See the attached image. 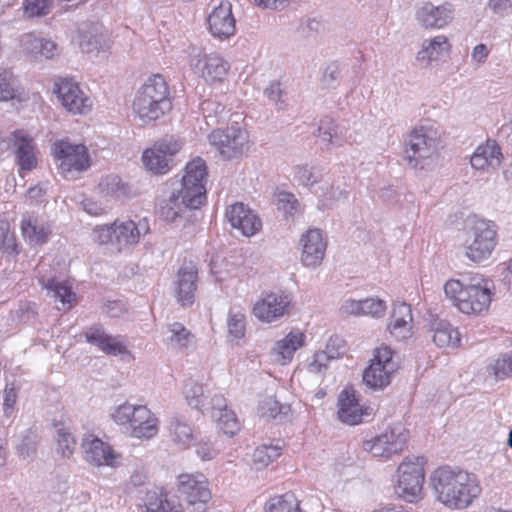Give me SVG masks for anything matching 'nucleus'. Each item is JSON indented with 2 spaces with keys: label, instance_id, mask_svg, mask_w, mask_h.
Masks as SVG:
<instances>
[{
  "label": "nucleus",
  "instance_id": "nucleus-42",
  "mask_svg": "<svg viewBox=\"0 0 512 512\" xmlns=\"http://www.w3.org/2000/svg\"><path fill=\"white\" fill-rule=\"evenodd\" d=\"M101 192L106 196L121 197L129 192V188L118 175H108L99 183Z\"/></svg>",
  "mask_w": 512,
  "mask_h": 512
},
{
  "label": "nucleus",
  "instance_id": "nucleus-31",
  "mask_svg": "<svg viewBox=\"0 0 512 512\" xmlns=\"http://www.w3.org/2000/svg\"><path fill=\"white\" fill-rule=\"evenodd\" d=\"M432 341L440 348L460 345V333L447 321L435 320L431 324Z\"/></svg>",
  "mask_w": 512,
  "mask_h": 512
},
{
  "label": "nucleus",
  "instance_id": "nucleus-48",
  "mask_svg": "<svg viewBox=\"0 0 512 512\" xmlns=\"http://www.w3.org/2000/svg\"><path fill=\"white\" fill-rule=\"evenodd\" d=\"M213 418L216 419L217 426L225 434L233 436L239 429L238 421L234 412L225 410L219 414H212Z\"/></svg>",
  "mask_w": 512,
  "mask_h": 512
},
{
  "label": "nucleus",
  "instance_id": "nucleus-50",
  "mask_svg": "<svg viewBox=\"0 0 512 512\" xmlns=\"http://www.w3.org/2000/svg\"><path fill=\"white\" fill-rule=\"evenodd\" d=\"M298 207L299 202L294 194L286 191L277 194V208L283 212L285 217L294 216Z\"/></svg>",
  "mask_w": 512,
  "mask_h": 512
},
{
  "label": "nucleus",
  "instance_id": "nucleus-53",
  "mask_svg": "<svg viewBox=\"0 0 512 512\" xmlns=\"http://www.w3.org/2000/svg\"><path fill=\"white\" fill-rule=\"evenodd\" d=\"M487 372L493 375L496 380H502L512 372L510 357L508 353L500 356L495 362L487 367Z\"/></svg>",
  "mask_w": 512,
  "mask_h": 512
},
{
  "label": "nucleus",
  "instance_id": "nucleus-11",
  "mask_svg": "<svg viewBox=\"0 0 512 512\" xmlns=\"http://www.w3.org/2000/svg\"><path fill=\"white\" fill-rule=\"evenodd\" d=\"M208 139L224 160L238 158L247 150L248 134L238 126H231L225 130L215 129L209 134Z\"/></svg>",
  "mask_w": 512,
  "mask_h": 512
},
{
  "label": "nucleus",
  "instance_id": "nucleus-36",
  "mask_svg": "<svg viewBox=\"0 0 512 512\" xmlns=\"http://www.w3.org/2000/svg\"><path fill=\"white\" fill-rule=\"evenodd\" d=\"M258 410L260 416L265 419L284 421L288 418L291 407L288 404H281L274 397H267L261 401Z\"/></svg>",
  "mask_w": 512,
  "mask_h": 512
},
{
  "label": "nucleus",
  "instance_id": "nucleus-35",
  "mask_svg": "<svg viewBox=\"0 0 512 512\" xmlns=\"http://www.w3.org/2000/svg\"><path fill=\"white\" fill-rule=\"evenodd\" d=\"M200 111L208 126H216L224 123L228 119V110L220 102L207 99L201 102Z\"/></svg>",
  "mask_w": 512,
  "mask_h": 512
},
{
  "label": "nucleus",
  "instance_id": "nucleus-38",
  "mask_svg": "<svg viewBox=\"0 0 512 512\" xmlns=\"http://www.w3.org/2000/svg\"><path fill=\"white\" fill-rule=\"evenodd\" d=\"M266 512H300L299 501L293 493H285L271 498L266 506Z\"/></svg>",
  "mask_w": 512,
  "mask_h": 512
},
{
  "label": "nucleus",
  "instance_id": "nucleus-12",
  "mask_svg": "<svg viewBox=\"0 0 512 512\" xmlns=\"http://www.w3.org/2000/svg\"><path fill=\"white\" fill-rule=\"evenodd\" d=\"M53 92L61 105L71 114H86L91 110V99L71 78H59L55 81Z\"/></svg>",
  "mask_w": 512,
  "mask_h": 512
},
{
  "label": "nucleus",
  "instance_id": "nucleus-37",
  "mask_svg": "<svg viewBox=\"0 0 512 512\" xmlns=\"http://www.w3.org/2000/svg\"><path fill=\"white\" fill-rule=\"evenodd\" d=\"M449 50V43L445 36H436L433 39L425 40L422 50L418 53V59L433 61L437 60Z\"/></svg>",
  "mask_w": 512,
  "mask_h": 512
},
{
  "label": "nucleus",
  "instance_id": "nucleus-29",
  "mask_svg": "<svg viewBox=\"0 0 512 512\" xmlns=\"http://www.w3.org/2000/svg\"><path fill=\"white\" fill-rule=\"evenodd\" d=\"M304 334L300 331H291L285 338L277 341L272 348L274 361L284 365L289 362L295 351L303 345Z\"/></svg>",
  "mask_w": 512,
  "mask_h": 512
},
{
  "label": "nucleus",
  "instance_id": "nucleus-32",
  "mask_svg": "<svg viewBox=\"0 0 512 512\" xmlns=\"http://www.w3.org/2000/svg\"><path fill=\"white\" fill-rule=\"evenodd\" d=\"M38 281L52 298L61 302L67 309H69L72 303L76 300L75 293L65 282H60L55 278H46L44 276L39 277Z\"/></svg>",
  "mask_w": 512,
  "mask_h": 512
},
{
  "label": "nucleus",
  "instance_id": "nucleus-59",
  "mask_svg": "<svg viewBox=\"0 0 512 512\" xmlns=\"http://www.w3.org/2000/svg\"><path fill=\"white\" fill-rule=\"evenodd\" d=\"M134 412V405L125 402L119 406H117L112 412H111V418L119 425H126L129 418V414H133Z\"/></svg>",
  "mask_w": 512,
  "mask_h": 512
},
{
  "label": "nucleus",
  "instance_id": "nucleus-64",
  "mask_svg": "<svg viewBox=\"0 0 512 512\" xmlns=\"http://www.w3.org/2000/svg\"><path fill=\"white\" fill-rule=\"evenodd\" d=\"M489 8L499 16H507L512 13V0H489Z\"/></svg>",
  "mask_w": 512,
  "mask_h": 512
},
{
  "label": "nucleus",
  "instance_id": "nucleus-27",
  "mask_svg": "<svg viewBox=\"0 0 512 512\" xmlns=\"http://www.w3.org/2000/svg\"><path fill=\"white\" fill-rule=\"evenodd\" d=\"M85 339L88 343L97 346L100 350L109 355H119L127 352L126 345L103 330L101 326H92L85 332Z\"/></svg>",
  "mask_w": 512,
  "mask_h": 512
},
{
  "label": "nucleus",
  "instance_id": "nucleus-49",
  "mask_svg": "<svg viewBox=\"0 0 512 512\" xmlns=\"http://www.w3.org/2000/svg\"><path fill=\"white\" fill-rule=\"evenodd\" d=\"M184 395L188 404L194 408L204 405L203 387L194 380H188L184 386Z\"/></svg>",
  "mask_w": 512,
  "mask_h": 512
},
{
  "label": "nucleus",
  "instance_id": "nucleus-16",
  "mask_svg": "<svg viewBox=\"0 0 512 512\" xmlns=\"http://www.w3.org/2000/svg\"><path fill=\"white\" fill-rule=\"evenodd\" d=\"M197 282L198 268L196 264L191 260L183 261L174 281L177 301L183 307L191 306L194 303Z\"/></svg>",
  "mask_w": 512,
  "mask_h": 512
},
{
  "label": "nucleus",
  "instance_id": "nucleus-45",
  "mask_svg": "<svg viewBox=\"0 0 512 512\" xmlns=\"http://www.w3.org/2000/svg\"><path fill=\"white\" fill-rule=\"evenodd\" d=\"M18 82L13 73L4 68H0V102L8 101L16 96Z\"/></svg>",
  "mask_w": 512,
  "mask_h": 512
},
{
  "label": "nucleus",
  "instance_id": "nucleus-9",
  "mask_svg": "<svg viewBox=\"0 0 512 512\" xmlns=\"http://www.w3.org/2000/svg\"><path fill=\"white\" fill-rule=\"evenodd\" d=\"M397 367L390 347H378L374 351V357L370 365L363 373V381L374 390L383 389L390 383L391 376L397 370Z\"/></svg>",
  "mask_w": 512,
  "mask_h": 512
},
{
  "label": "nucleus",
  "instance_id": "nucleus-43",
  "mask_svg": "<svg viewBox=\"0 0 512 512\" xmlns=\"http://www.w3.org/2000/svg\"><path fill=\"white\" fill-rule=\"evenodd\" d=\"M0 250L10 255L19 254L18 245L13 233L10 231L9 221L0 216Z\"/></svg>",
  "mask_w": 512,
  "mask_h": 512
},
{
  "label": "nucleus",
  "instance_id": "nucleus-22",
  "mask_svg": "<svg viewBox=\"0 0 512 512\" xmlns=\"http://www.w3.org/2000/svg\"><path fill=\"white\" fill-rule=\"evenodd\" d=\"M210 32L220 39H227L235 32V19L232 15L231 4L221 2L208 17Z\"/></svg>",
  "mask_w": 512,
  "mask_h": 512
},
{
  "label": "nucleus",
  "instance_id": "nucleus-6",
  "mask_svg": "<svg viewBox=\"0 0 512 512\" xmlns=\"http://www.w3.org/2000/svg\"><path fill=\"white\" fill-rule=\"evenodd\" d=\"M52 153L57 161L58 169L65 178L73 177L75 173H82L91 166L86 146L72 143L69 139L54 142Z\"/></svg>",
  "mask_w": 512,
  "mask_h": 512
},
{
  "label": "nucleus",
  "instance_id": "nucleus-14",
  "mask_svg": "<svg viewBox=\"0 0 512 512\" xmlns=\"http://www.w3.org/2000/svg\"><path fill=\"white\" fill-rule=\"evenodd\" d=\"M206 176L207 168L203 159H194L186 165L181 188L184 189L185 197H191L189 201L194 206L203 205L206 201Z\"/></svg>",
  "mask_w": 512,
  "mask_h": 512
},
{
  "label": "nucleus",
  "instance_id": "nucleus-8",
  "mask_svg": "<svg viewBox=\"0 0 512 512\" xmlns=\"http://www.w3.org/2000/svg\"><path fill=\"white\" fill-rule=\"evenodd\" d=\"M190 198L185 197L182 188L171 192L167 199H162L158 203L160 217L167 222L175 223L177 226L186 227L193 224L196 220L194 211L202 205H192L189 201Z\"/></svg>",
  "mask_w": 512,
  "mask_h": 512
},
{
  "label": "nucleus",
  "instance_id": "nucleus-26",
  "mask_svg": "<svg viewBox=\"0 0 512 512\" xmlns=\"http://www.w3.org/2000/svg\"><path fill=\"white\" fill-rule=\"evenodd\" d=\"M13 142L16 147L17 164L23 171H30L37 165L34 139L25 131L17 130L13 133Z\"/></svg>",
  "mask_w": 512,
  "mask_h": 512
},
{
  "label": "nucleus",
  "instance_id": "nucleus-30",
  "mask_svg": "<svg viewBox=\"0 0 512 512\" xmlns=\"http://www.w3.org/2000/svg\"><path fill=\"white\" fill-rule=\"evenodd\" d=\"M501 148L495 141H487L483 145H479L473 155L470 163L474 169L483 170L488 166L498 167L501 163Z\"/></svg>",
  "mask_w": 512,
  "mask_h": 512
},
{
  "label": "nucleus",
  "instance_id": "nucleus-63",
  "mask_svg": "<svg viewBox=\"0 0 512 512\" xmlns=\"http://www.w3.org/2000/svg\"><path fill=\"white\" fill-rule=\"evenodd\" d=\"M324 351L332 360L337 359L344 353V341L338 337H331Z\"/></svg>",
  "mask_w": 512,
  "mask_h": 512
},
{
  "label": "nucleus",
  "instance_id": "nucleus-10",
  "mask_svg": "<svg viewBox=\"0 0 512 512\" xmlns=\"http://www.w3.org/2000/svg\"><path fill=\"white\" fill-rule=\"evenodd\" d=\"M182 144L173 136H166L143 152L142 161L145 168L154 174H165L173 165V156L176 155Z\"/></svg>",
  "mask_w": 512,
  "mask_h": 512
},
{
  "label": "nucleus",
  "instance_id": "nucleus-60",
  "mask_svg": "<svg viewBox=\"0 0 512 512\" xmlns=\"http://www.w3.org/2000/svg\"><path fill=\"white\" fill-rule=\"evenodd\" d=\"M106 45V36L102 33L91 35L88 39L83 38L81 47L88 53L99 51Z\"/></svg>",
  "mask_w": 512,
  "mask_h": 512
},
{
  "label": "nucleus",
  "instance_id": "nucleus-18",
  "mask_svg": "<svg viewBox=\"0 0 512 512\" xmlns=\"http://www.w3.org/2000/svg\"><path fill=\"white\" fill-rule=\"evenodd\" d=\"M225 215L231 226L247 237L255 235L262 227L260 218L242 202L229 206Z\"/></svg>",
  "mask_w": 512,
  "mask_h": 512
},
{
  "label": "nucleus",
  "instance_id": "nucleus-40",
  "mask_svg": "<svg viewBox=\"0 0 512 512\" xmlns=\"http://www.w3.org/2000/svg\"><path fill=\"white\" fill-rule=\"evenodd\" d=\"M281 455L279 445L263 444L257 447L253 453V465L256 470L267 467L271 462Z\"/></svg>",
  "mask_w": 512,
  "mask_h": 512
},
{
  "label": "nucleus",
  "instance_id": "nucleus-2",
  "mask_svg": "<svg viewBox=\"0 0 512 512\" xmlns=\"http://www.w3.org/2000/svg\"><path fill=\"white\" fill-rule=\"evenodd\" d=\"M494 285L481 275L460 280H449L444 285L446 296L464 314H480L486 311L492 301Z\"/></svg>",
  "mask_w": 512,
  "mask_h": 512
},
{
  "label": "nucleus",
  "instance_id": "nucleus-15",
  "mask_svg": "<svg viewBox=\"0 0 512 512\" xmlns=\"http://www.w3.org/2000/svg\"><path fill=\"white\" fill-rule=\"evenodd\" d=\"M179 492L184 495L192 512H204L211 492L203 475L182 474L179 476Z\"/></svg>",
  "mask_w": 512,
  "mask_h": 512
},
{
  "label": "nucleus",
  "instance_id": "nucleus-57",
  "mask_svg": "<svg viewBox=\"0 0 512 512\" xmlns=\"http://www.w3.org/2000/svg\"><path fill=\"white\" fill-rule=\"evenodd\" d=\"M342 198H347L344 190L331 186L326 192L320 196L319 208L326 209L334 205V203Z\"/></svg>",
  "mask_w": 512,
  "mask_h": 512
},
{
  "label": "nucleus",
  "instance_id": "nucleus-58",
  "mask_svg": "<svg viewBox=\"0 0 512 512\" xmlns=\"http://www.w3.org/2000/svg\"><path fill=\"white\" fill-rule=\"evenodd\" d=\"M94 241L104 244H115V224L111 226H101L94 230Z\"/></svg>",
  "mask_w": 512,
  "mask_h": 512
},
{
  "label": "nucleus",
  "instance_id": "nucleus-61",
  "mask_svg": "<svg viewBox=\"0 0 512 512\" xmlns=\"http://www.w3.org/2000/svg\"><path fill=\"white\" fill-rule=\"evenodd\" d=\"M36 437L32 434L25 435L17 445V451L23 458L32 456L36 451Z\"/></svg>",
  "mask_w": 512,
  "mask_h": 512
},
{
  "label": "nucleus",
  "instance_id": "nucleus-1",
  "mask_svg": "<svg viewBox=\"0 0 512 512\" xmlns=\"http://www.w3.org/2000/svg\"><path fill=\"white\" fill-rule=\"evenodd\" d=\"M430 485L435 498L453 509L467 508L481 493L475 474L450 466H442L433 471Z\"/></svg>",
  "mask_w": 512,
  "mask_h": 512
},
{
  "label": "nucleus",
  "instance_id": "nucleus-21",
  "mask_svg": "<svg viewBox=\"0 0 512 512\" xmlns=\"http://www.w3.org/2000/svg\"><path fill=\"white\" fill-rule=\"evenodd\" d=\"M114 224L115 245H117L119 250L137 244L142 236L150 232L149 223L146 218L139 219L138 222L128 220L114 222Z\"/></svg>",
  "mask_w": 512,
  "mask_h": 512
},
{
  "label": "nucleus",
  "instance_id": "nucleus-62",
  "mask_svg": "<svg viewBox=\"0 0 512 512\" xmlns=\"http://www.w3.org/2000/svg\"><path fill=\"white\" fill-rule=\"evenodd\" d=\"M332 359L324 350L317 351L314 354L313 361L309 364V371L312 373H322L327 368V364Z\"/></svg>",
  "mask_w": 512,
  "mask_h": 512
},
{
  "label": "nucleus",
  "instance_id": "nucleus-41",
  "mask_svg": "<svg viewBox=\"0 0 512 512\" xmlns=\"http://www.w3.org/2000/svg\"><path fill=\"white\" fill-rule=\"evenodd\" d=\"M180 506L167 499L162 492L156 491L147 494L146 512H180Z\"/></svg>",
  "mask_w": 512,
  "mask_h": 512
},
{
  "label": "nucleus",
  "instance_id": "nucleus-7",
  "mask_svg": "<svg viewBox=\"0 0 512 512\" xmlns=\"http://www.w3.org/2000/svg\"><path fill=\"white\" fill-rule=\"evenodd\" d=\"M409 431L400 423L390 425L383 433L365 440L362 444L363 450L370 452L374 457L390 458L403 451Z\"/></svg>",
  "mask_w": 512,
  "mask_h": 512
},
{
  "label": "nucleus",
  "instance_id": "nucleus-5",
  "mask_svg": "<svg viewBox=\"0 0 512 512\" xmlns=\"http://www.w3.org/2000/svg\"><path fill=\"white\" fill-rule=\"evenodd\" d=\"M437 157V139L431 128H414L406 139L405 159L415 170L430 169Z\"/></svg>",
  "mask_w": 512,
  "mask_h": 512
},
{
  "label": "nucleus",
  "instance_id": "nucleus-4",
  "mask_svg": "<svg viewBox=\"0 0 512 512\" xmlns=\"http://www.w3.org/2000/svg\"><path fill=\"white\" fill-rule=\"evenodd\" d=\"M496 225L484 219L469 218L465 226V255L473 262L487 259L496 246Z\"/></svg>",
  "mask_w": 512,
  "mask_h": 512
},
{
  "label": "nucleus",
  "instance_id": "nucleus-3",
  "mask_svg": "<svg viewBox=\"0 0 512 512\" xmlns=\"http://www.w3.org/2000/svg\"><path fill=\"white\" fill-rule=\"evenodd\" d=\"M172 109L169 88L160 74L149 77L139 88L133 101V110L144 122L150 123L163 117Z\"/></svg>",
  "mask_w": 512,
  "mask_h": 512
},
{
  "label": "nucleus",
  "instance_id": "nucleus-39",
  "mask_svg": "<svg viewBox=\"0 0 512 512\" xmlns=\"http://www.w3.org/2000/svg\"><path fill=\"white\" fill-rule=\"evenodd\" d=\"M167 338L170 345L175 349L188 348L192 343L194 336L184 327L183 324L175 322L168 326Z\"/></svg>",
  "mask_w": 512,
  "mask_h": 512
},
{
  "label": "nucleus",
  "instance_id": "nucleus-33",
  "mask_svg": "<svg viewBox=\"0 0 512 512\" xmlns=\"http://www.w3.org/2000/svg\"><path fill=\"white\" fill-rule=\"evenodd\" d=\"M169 435L175 444L183 448L188 447L194 439L192 426L179 414H175L170 420Z\"/></svg>",
  "mask_w": 512,
  "mask_h": 512
},
{
  "label": "nucleus",
  "instance_id": "nucleus-34",
  "mask_svg": "<svg viewBox=\"0 0 512 512\" xmlns=\"http://www.w3.org/2000/svg\"><path fill=\"white\" fill-rule=\"evenodd\" d=\"M21 230L23 236L31 244H44L47 242L51 229L49 225L40 222L36 218L28 217L24 218L21 222Z\"/></svg>",
  "mask_w": 512,
  "mask_h": 512
},
{
  "label": "nucleus",
  "instance_id": "nucleus-56",
  "mask_svg": "<svg viewBox=\"0 0 512 512\" xmlns=\"http://www.w3.org/2000/svg\"><path fill=\"white\" fill-rule=\"evenodd\" d=\"M362 315L381 317L386 311V304L383 300L367 298L362 300Z\"/></svg>",
  "mask_w": 512,
  "mask_h": 512
},
{
  "label": "nucleus",
  "instance_id": "nucleus-51",
  "mask_svg": "<svg viewBox=\"0 0 512 512\" xmlns=\"http://www.w3.org/2000/svg\"><path fill=\"white\" fill-rule=\"evenodd\" d=\"M412 319H390L388 324L389 333L396 340H404L411 336Z\"/></svg>",
  "mask_w": 512,
  "mask_h": 512
},
{
  "label": "nucleus",
  "instance_id": "nucleus-44",
  "mask_svg": "<svg viewBox=\"0 0 512 512\" xmlns=\"http://www.w3.org/2000/svg\"><path fill=\"white\" fill-rule=\"evenodd\" d=\"M55 427L57 428L58 451L61 452L63 457L69 458L75 450V438L70 428L64 426V424H60L59 427L55 424Z\"/></svg>",
  "mask_w": 512,
  "mask_h": 512
},
{
  "label": "nucleus",
  "instance_id": "nucleus-46",
  "mask_svg": "<svg viewBox=\"0 0 512 512\" xmlns=\"http://www.w3.org/2000/svg\"><path fill=\"white\" fill-rule=\"evenodd\" d=\"M318 136L323 139V141L340 146L341 142L339 139L338 125L335 121L330 117H324L321 119L319 127H318Z\"/></svg>",
  "mask_w": 512,
  "mask_h": 512
},
{
  "label": "nucleus",
  "instance_id": "nucleus-25",
  "mask_svg": "<svg viewBox=\"0 0 512 512\" xmlns=\"http://www.w3.org/2000/svg\"><path fill=\"white\" fill-rule=\"evenodd\" d=\"M129 418L126 425H129L133 437L148 439L157 433L156 419L146 406L134 405V412L129 414Z\"/></svg>",
  "mask_w": 512,
  "mask_h": 512
},
{
  "label": "nucleus",
  "instance_id": "nucleus-47",
  "mask_svg": "<svg viewBox=\"0 0 512 512\" xmlns=\"http://www.w3.org/2000/svg\"><path fill=\"white\" fill-rule=\"evenodd\" d=\"M323 178V168L318 166H300L296 171V179L303 186L309 187L320 182Z\"/></svg>",
  "mask_w": 512,
  "mask_h": 512
},
{
  "label": "nucleus",
  "instance_id": "nucleus-13",
  "mask_svg": "<svg viewBox=\"0 0 512 512\" xmlns=\"http://www.w3.org/2000/svg\"><path fill=\"white\" fill-rule=\"evenodd\" d=\"M397 485L396 493L412 502L421 493L425 480L424 469L422 465L416 461H403L397 469Z\"/></svg>",
  "mask_w": 512,
  "mask_h": 512
},
{
  "label": "nucleus",
  "instance_id": "nucleus-28",
  "mask_svg": "<svg viewBox=\"0 0 512 512\" xmlns=\"http://www.w3.org/2000/svg\"><path fill=\"white\" fill-rule=\"evenodd\" d=\"M82 447L85 453V460L93 465H110L114 463L116 455L112 448L97 437L86 438Z\"/></svg>",
  "mask_w": 512,
  "mask_h": 512
},
{
  "label": "nucleus",
  "instance_id": "nucleus-54",
  "mask_svg": "<svg viewBox=\"0 0 512 512\" xmlns=\"http://www.w3.org/2000/svg\"><path fill=\"white\" fill-rule=\"evenodd\" d=\"M42 39L43 38L37 37L32 33L23 35L20 41L22 51L27 55L38 58L39 51H41L42 47Z\"/></svg>",
  "mask_w": 512,
  "mask_h": 512
},
{
  "label": "nucleus",
  "instance_id": "nucleus-19",
  "mask_svg": "<svg viewBox=\"0 0 512 512\" xmlns=\"http://www.w3.org/2000/svg\"><path fill=\"white\" fill-rule=\"evenodd\" d=\"M191 65L209 83L223 81L230 68L229 63L217 53L204 54L197 59L193 58Z\"/></svg>",
  "mask_w": 512,
  "mask_h": 512
},
{
  "label": "nucleus",
  "instance_id": "nucleus-55",
  "mask_svg": "<svg viewBox=\"0 0 512 512\" xmlns=\"http://www.w3.org/2000/svg\"><path fill=\"white\" fill-rule=\"evenodd\" d=\"M228 332L230 336L240 339L245 333V316L242 313H230L228 318Z\"/></svg>",
  "mask_w": 512,
  "mask_h": 512
},
{
  "label": "nucleus",
  "instance_id": "nucleus-52",
  "mask_svg": "<svg viewBox=\"0 0 512 512\" xmlns=\"http://www.w3.org/2000/svg\"><path fill=\"white\" fill-rule=\"evenodd\" d=\"M24 14L28 18L42 17L50 11L49 0H24L23 1Z\"/></svg>",
  "mask_w": 512,
  "mask_h": 512
},
{
  "label": "nucleus",
  "instance_id": "nucleus-20",
  "mask_svg": "<svg viewBox=\"0 0 512 512\" xmlns=\"http://www.w3.org/2000/svg\"><path fill=\"white\" fill-rule=\"evenodd\" d=\"M301 261L307 267L318 266L325 255L327 243L320 229H309L301 238Z\"/></svg>",
  "mask_w": 512,
  "mask_h": 512
},
{
  "label": "nucleus",
  "instance_id": "nucleus-23",
  "mask_svg": "<svg viewBox=\"0 0 512 512\" xmlns=\"http://www.w3.org/2000/svg\"><path fill=\"white\" fill-rule=\"evenodd\" d=\"M417 20L425 28H442L453 19V9L450 4L434 6L425 3L418 9Z\"/></svg>",
  "mask_w": 512,
  "mask_h": 512
},
{
  "label": "nucleus",
  "instance_id": "nucleus-24",
  "mask_svg": "<svg viewBox=\"0 0 512 512\" xmlns=\"http://www.w3.org/2000/svg\"><path fill=\"white\" fill-rule=\"evenodd\" d=\"M338 417L349 425H356L362 421V417L367 414L366 410L359 404L355 390L345 388L338 397Z\"/></svg>",
  "mask_w": 512,
  "mask_h": 512
},
{
  "label": "nucleus",
  "instance_id": "nucleus-17",
  "mask_svg": "<svg viewBox=\"0 0 512 512\" xmlns=\"http://www.w3.org/2000/svg\"><path fill=\"white\" fill-rule=\"evenodd\" d=\"M291 298L284 293H270L258 300L253 307V314L264 322H272L288 314Z\"/></svg>",
  "mask_w": 512,
  "mask_h": 512
}]
</instances>
